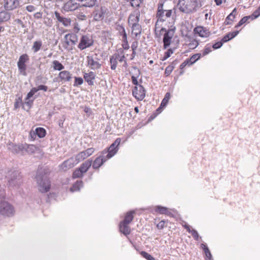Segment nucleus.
<instances>
[{"label":"nucleus","mask_w":260,"mask_h":260,"mask_svg":"<svg viewBox=\"0 0 260 260\" xmlns=\"http://www.w3.org/2000/svg\"><path fill=\"white\" fill-rule=\"evenodd\" d=\"M110 62L111 65V69L112 70H115L116 69L118 60L116 59V56L113 54L110 57Z\"/></svg>","instance_id":"f704fd0d"},{"label":"nucleus","mask_w":260,"mask_h":260,"mask_svg":"<svg viewBox=\"0 0 260 260\" xmlns=\"http://www.w3.org/2000/svg\"><path fill=\"white\" fill-rule=\"evenodd\" d=\"M18 0H4V6L7 10L16 9L19 5Z\"/></svg>","instance_id":"aec40b11"},{"label":"nucleus","mask_w":260,"mask_h":260,"mask_svg":"<svg viewBox=\"0 0 260 260\" xmlns=\"http://www.w3.org/2000/svg\"><path fill=\"white\" fill-rule=\"evenodd\" d=\"M36 179L40 192L44 193L49 190L50 181L45 174H43L40 171H38Z\"/></svg>","instance_id":"20e7f679"},{"label":"nucleus","mask_w":260,"mask_h":260,"mask_svg":"<svg viewBox=\"0 0 260 260\" xmlns=\"http://www.w3.org/2000/svg\"><path fill=\"white\" fill-rule=\"evenodd\" d=\"M79 8H81L79 0H69L63 6L66 12L74 11Z\"/></svg>","instance_id":"6e6552de"},{"label":"nucleus","mask_w":260,"mask_h":260,"mask_svg":"<svg viewBox=\"0 0 260 260\" xmlns=\"http://www.w3.org/2000/svg\"><path fill=\"white\" fill-rule=\"evenodd\" d=\"M83 80L81 77H75V83L74 84V86H78L82 84Z\"/></svg>","instance_id":"8fccbe9b"},{"label":"nucleus","mask_w":260,"mask_h":260,"mask_svg":"<svg viewBox=\"0 0 260 260\" xmlns=\"http://www.w3.org/2000/svg\"><path fill=\"white\" fill-rule=\"evenodd\" d=\"M59 77L61 80L64 81H70L72 79V75L68 71H63L59 73Z\"/></svg>","instance_id":"bb28decb"},{"label":"nucleus","mask_w":260,"mask_h":260,"mask_svg":"<svg viewBox=\"0 0 260 260\" xmlns=\"http://www.w3.org/2000/svg\"><path fill=\"white\" fill-rule=\"evenodd\" d=\"M21 177L17 172H11L10 177L8 178V183L10 186L13 187L18 186L21 184Z\"/></svg>","instance_id":"1a4fd4ad"},{"label":"nucleus","mask_w":260,"mask_h":260,"mask_svg":"<svg viewBox=\"0 0 260 260\" xmlns=\"http://www.w3.org/2000/svg\"><path fill=\"white\" fill-rule=\"evenodd\" d=\"M93 41L87 35H83L81 37L78 47L81 50L85 49L93 45Z\"/></svg>","instance_id":"9b49d317"},{"label":"nucleus","mask_w":260,"mask_h":260,"mask_svg":"<svg viewBox=\"0 0 260 260\" xmlns=\"http://www.w3.org/2000/svg\"><path fill=\"white\" fill-rule=\"evenodd\" d=\"M132 76H135L136 77H139L140 74V70L136 67H133L132 68Z\"/></svg>","instance_id":"603ef678"},{"label":"nucleus","mask_w":260,"mask_h":260,"mask_svg":"<svg viewBox=\"0 0 260 260\" xmlns=\"http://www.w3.org/2000/svg\"><path fill=\"white\" fill-rule=\"evenodd\" d=\"M53 69L55 70L60 71L64 69V66L58 61L54 60L53 61Z\"/></svg>","instance_id":"ea45409f"},{"label":"nucleus","mask_w":260,"mask_h":260,"mask_svg":"<svg viewBox=\"0 0 260 260\" xmlns=\"http://www.w3.org/2000/svg\"><path fill=\"white\" fill-rule=\"evenodd\" d=\"M92 162V161L91 160L88 159L83 162L79 168L81 170L82 172L84 173H86L91 166Z\"/></svg>","instance_id":"7c9ffc66"},{"label":"nucleus","mask_w":260,"mask_h":260,"mask_svg":"<svg viewBox=\"0 0 260 260\" xmlns=\"http://www.w3.org/2000/svg\"><path fill=\"white\" fill-rule=\"evenodd\" d=\"M175 28L166 30V28H162L161 31H165L163 38L164 48H167L170 45L172 39L174 36Z\"/></svg>","instance_id":"0eeeda50"},{"label":"nucleus","mask_w":260,"mask_h":260,"mask_svg":"<svg viewBox=\"0 0 260 260\" xmlns=\"http://www.w3.org/2000/svg\"><path fill=\"white\" fill-rule=\"evenodd\" d=\"M176 11L175 7L169 9L164 3L159 2L157 6L156 17L158 21L161 22L168 20L171 18L173 19L176 15Z\"/></svg>","instance_id":"f257e3e1"},{"label":"nucleus","mask_w":260,"mask_h":260,"mask_svg":"<svg viewBox=\"0 0 260 260\" xmlns=\"http://www.w3.org/2000/svg\"><path fill=\"white\" fill-rule=\"evenodd\" d=\"M15 22L19 24L20 25H21V26L22 27H24V24L23 23V22L21 20L19 19H16L15 20Z\"/></svg>","instance_id":"774afa93"},{"label":"nucleus","mask_w":260,"mask_h":260,"mask_svg":"<svg viewBox=\"0 0 260 260\" xmlns=\"http://www.w3.org/2000/svg\"><path fill=\"white\" fill-rule=\"evenodd\" d=\"M165 221H160L157 225V227L159 229H162L165 225Z\"/></svg>","instance_id":"338daca9"},{"label":"nucleus","mask_w":260,"mask_h":260,"mask_svg":"<svg viewBox=\"0 0 260 260\" xmlns=\"http://www.w3.org/2000/svg\"><path fill=\"white\" fill-rule=\"evenodd\" d=\"M10 19V15L6 11L0 12V24L8 21Z\"/></svg>","instance_id":"473e14b6"},{"label":"nucleus","mask_w":260,"mask_h":260,"mask_svg":"<svg viewBox=\"0 0 260 260\" xmlns=\"http://www.w3.org/2000/svg\"><path fill=\"white\" fill-rule=\"evenodd\" d=\"M250 18V16H245V17H243L240 20V21L238 22L237 25L236 26V27L237 28V27L240 26L241 25H242V24H243L244 23L248 21V20Z\"/></svg>","instance_id":"de8ad7c7"},{"label":"nucleus","mask_w":260,"mask_h":260,"mask_svg":"<svg viewBox=\"0 0 260 260\" xmlns=\"http://www.w3.org/2000/svg\"><path fill=\"white\" fill-rule=\"evenodd\" d=\"M192 236L194 238L195 240H198L199 238V235L197 231L195 230H192L191 232H190Z\"/></svg>","instance_id":"4d7b16f0"},{"label":"nucleus","mask_w":260,"mask_h":260,"mask_svg":"<svg viewBox=\"0 0 260 260\" xmlns=\"http://www.w3.org/2000/svg\"><path fill=\"white\" fill-rule=\"evenodd\" d=\"M75 166L74 160L73 157H71L64 161H63L60 166V170L63 171H66Z\"/></svg>","instance_id":"a211bd4d"},{"label":"nucleus","mask_w":260,"mask_h":260,"mask_svg":"<svg viewBox=\"0 0 260 260\" xmlns=\"http://www.w3.org/2000/svg\"><path fill=\"white\" fill-rule=\"evenodd\" d=\"M29 57L27 54H23L19 57L17 65L20 72L23 75H26V66L25 62L28 60Z\"/></svg>","instance_id":"ddd939ff"},{"label":"nucleus","mask_w":260,"mask_h":260,"mask_svg":"<svg viewBox=\"0 0 260 260\" xmlns=\"http://www.w3.org/2000/svg\"><path fill=\"white\" fill-rule=\"evenodd\" d=\"M83 182L82 181H77L71 188L72 192L80 190L81 187H83Z\"/></svg>","instance_id":"c9c22d12"},{"label":"nucleus","mask_w":260,"mask_h":260,"mask_svg":"<svg viewBox=\"0 0 260 260\" xmlns=\"http://www.w3.org/2000/svg\"><path fill=\"white\" fill-rule=\"evenodd\" d=\"M196 34L199 35L201 37H207L210 36V32L207 28L203 26H197L194 29Z\"/></svg>","instance_id":"4be33fe9"},{"label":"nucleus","mask_w":260,"mask_h":260,"mask_svg":"<svg viewBox=\"0 0 260 260\" xmlns=\"http://www.w3.org/2000/svg\"><path fill=\"white\" fill-rule=\"evenodd\" d=\"M155 211L160 214L169 215L170 213L167 208L160 206H157L155 207Z\"/></svg>","instance_id":"4c0bfd02"},{"label":"nucleus","mask_w":260,"mask_h":260,"mask_svg":"<svg viewBox=\"0 0 260 260\" xmlns=\"http://www.w3.org/2000/svg\"><path fill=\"white\" fill-rule=\"evenodd\" d=\"M54 15L58 21L62 23L63 26L68 27L71 25L72 22L71 18L61 16L57 11L55 12Z\"/></svg>","instance_id":"6ab92c4d"},{"label":"nucleus","mask_w":260,"mask_h":260,"mask_svg":"<svg viewBox=\"0 0 260 260\" xmlns=\"http://www.w3.org/2000/svg\"><path fill=\"white\" fill-rule=\"evenodd\" d=\"M173 53V50L172 49H169L166 53L164 57V59L165 60L169 58L172 54Z\"/></svg>","instance_id":"5fc2aeb1"},{"label":"nucleus","mask_w":260,"mask_h":260,"mask_svg":"<svg viewBox=\"0 0 260 260\" xmlns=\"http://www.w3.org/2000/svg\"><path fill=\"white\" fill-rule=\"evenodd\" d=\"M77 17L80 20H85L86 19V16L83 13H79L77 15Z\"/></svg>","instance_id":"13d9d810"},{"label":"nucleus","mask_w":260,"mask_h":260,"mask_svg":"<svg viewBox=\"0 0 260 260\" xmlns=\"http://www.w3.org/2000/svg\"><path fill=\"white\" fill-rule=\"evenodd\" d=\"M260 15V8L259 7L252 14L254 18L258 17Z\"/></svg>","instance_id":"e2e57ef3"},{"label":"nucleus","mask_w":260,"mask_h":260,"mask_svg":"<svg viewBox=\"0 0 260 260\" xmlns=\"http://www.w3.org/2000/svg\"><path fill=\"white\" fill-rule=\"evenodd\" d=\"M107 151L106 150H103L101 152V155L94 160L92 164V168L94 169H99L105 162L109 159L108 158L107 156L105 155Z\"/></svg>","instance_id":"f8f14e48"},{"label":"nucleus","mask_w":260,"mask_h":260,"mask_svg":"<svg viewBox=\"0 0 260 260\" xmlns=\"http://www.w3.org/2000/svg\"><path fill=\"white\" fill-rule=\"evenodd\" d=\"M211 51V49L210 47H206L203 50V56H205Z\"/></svg>","instance_id":"bf43d9fd"},{"label":"nucleus","mask_w":260,"mask_h":260,"mask_svg":"<svg viewBox=\"0 0 260 260\" xmlns=\"http://www.w3.org/2000/svg\"><path fill=\"white\" fill-rule=\"evenodd\" d=\"M36 89L37 90V92L40 90L46 91L48 89V87L47 86L40 85L37 88L36 87Z\"/></svg>","instance_id":"6e6d98bb"},{"label":"nucleus","mask_w":260,"mask_h":260,"mask_svg":"<svg viewBox=\"0 0 260 260\" xmlns=\"http://www.w3.org/2000/svg\"><path fill=\"white\" fill-rule=\"evenodd\" d=\"M8 148L13 153L17 154L20 152L23 153L24 152L23 144L16 145L12 142H10L8 144Z\"/></svg>","instance_id":"f3484780"},{"label":"nucleus","mask_w":260,"mask_h":260,"mask_svg":"<svg viewBox=\"0 0 260 260\" xmlns=\"http://www.w3.org/2000/svg\"><path fill=\"white\" fill-rule=\"evenodd\" d=\"M42 45V43L41 41H35L33 43V45L32 46L31 49L34 51V53H37L39 51Z\"/></svg>","instance_id":"e433bc0d"},{"label":"nucleus","mask_w":260,"mask_h":260,"mask_svg":"<svg viewBox=\"0 0 260 260\" xmlns=\"http://www.w3.org/2000/svg\"><path fill=\"white\" fill-rule=\"evenodd\" d=\"M36 134L39 138H43L46 135V131L42 127H37L36 128Z\"/></svg>","instance_id":"58836bf2"},{"label":"nucleus","mask_w":260,"mask_h":260,"mask_svg":"<svg viewBox=\"0 0 260 260\" xmlns=\"http://www.w3.org/2000/svg\"><path fill=\"white\" fill-rule=\"evenodd\" d=\"M174 66H172V65H169L166 68V70H165V74L166 76H168L169 75H170V74L172 73V72L173 71V70H174Z\"/></svg>","instance_id":"09e8293b"},{"label":"nucleus","mask_w":260,"mask_h":260,"mask_svg":"<svg viewBox=\"0 0 260 260\" xmlns=\"http://www.w3.org/2000/svg\"><path fill=\"white\" fill-rule=\"evenodd\" d=\"M201 56V54H196L193 55L189 59H188L189 62V65L192 64L194 63L197 60H198Z\"/></svg>","instance_id":"37998d69"},{"label":"nucleus","mask_w":260,"mask_h":260,"mask_svg":"<svg viewBox=\"0 0 260 260\" xmlns=\"http://www.w3.org/2000/svg\"><path fill=\"white\" fill-rule=\"evenodd\" d=\"M83 173H84L82 172L81 170L79 168L74 171L73 173V177L74 178H81L83 176Z\"/></svg>","instance_id":"79ce46f5"},{"label":"nucleus","mask_w":260,"mask_h":260,"mask_svg":"<svg viewBox=\"0 0 260 260\" xmlns=\"http://www.w3.org/2000/svg\"><path fill=\"white\" fill-rule=\"evenodd\" d=\"M37 92L36 87L32 88L30 91L27 93V96L25 98V103L28 106H31L35 99V98H33V95Z\"/></svg>","instance_id":"b1692460"},{"label":"nucleus","mask_w":260,"mask_h":260,"mask_svg":"<svg viewBox=\"0 0 260 260\" xmlns=\"http://www.w3.org/2000/svg\"><path fill=\"white\" fill-rule=\"evenodd\" d=\"M116 30L118 31L120 35L122 37V40L123 42H127V35L125 32L124 27L120 24L116 26Z\"/></svg>","instance_id":"cd10ccee"},{"label":"nucleus","mask_w":260,"mask_h":260,"mask_svg":"<svg viewBox=\"0 0 260 260\" xmlns=\"http://www.w3.org/2000/svg\"><path fill=\"white\" fill-rule=\"evenodd\" d=\"M238 33L239 31H235L232 32H229L222 39V41L223 42H226L235 37L238 34Z\"/></svg>","instance_id":"2f4dec72"},{"label":"nucleus","mask_w":260,"mask_h":260,"mask_svg":"<svg viewBox=\"0 0 260 260\" xmlns=\"http://www.w3.org/2000/svg\"><path fill=\"white\" fill-rule=\"evenodd\" d=\"M87 66L91 70H98L101 68V64L96 54L88 55L86 57Z\"/></svg>","instance_id":"423d86ee"},{"label":"nucleus","mask_w":260,"mask_h":260,"mask_svg":"<svg viewBox=\"0 0 260 260\" xmlns=\"http://www.w3.org/2000/svg\"><path fill=\"white\" fill-rule=\"evenodd\" d=\"M138 77H136L135 76H132V82L133 83L136 85V86H138V82L137 81V78Z\"/></svg>","instance_id":"69168bd1"},{"label":"nucleus","mask_w":260,"mask_h":260,"mask_svg":"<svg viewBox=\"0 0 260 260\" xmlns=\"http://www.w3.org/2000/svg\"><path fill=\"white\" fill-rule=\"evenodd\" d=\"M81 7L93 8L97 4V0H79Z\"/></svg>","instance_id":"393cba45"},{"label":"nucleus","mask_w":260,"mask_h":260,"mask_svg":"<svg viewBox=\"0 0 260 260\" xmlns=\"http://www.w3.org/2000/svg\"><path fill=\"white\" fill-rule=\"evenodd\" d=\"M135 213L134 211H132L129 212H127L126 215H125V217L124 220L122 221V222L126 223H130L131 221L134 219V215L133 214Z\"/></svg>","instance_id":"72a5a7b5"},{"label":"nucleus","mask_w":260,"mask_h":260,"mask_svg":"<svg viewBox=\"0 0 260 260\" xmlns=\"http://www.w3.org/2000/svg\"><path fill=\"white\" fill-rule=\"evenodd\" d=\"M170 98V93L169 92H167L165 95L164 99L162 100V101L161 102L160 106L159 107V108H158L157 110H158L161 108V106H165L167 104Z\"/></svg>","instance_id":"a19ab883"},{"label":"nucleus","mask_w":260,"mask_h":260,"mask_svg":"<svg viewBox=\"0 0 260 260\" xmlns=\"http://www.w3.org/2000/svg\"><path fill=\"white\" fill-rule=\"evenodd\" d=\"M119 231L124 235H128L131 233V229L128 226V223L121 221L119 223Z\"/></svg>","instance_id":"a878e982"},{"label":"nucleus","mask_w":260,"mask_h":260,"mask_svg":"<svg viewBox=\"0 0 260 260\" xmlns=\"http://www.w3.org/2000/svg\"><path fill=\"white\" fill-rule=\"evenodd\" d=\"M236 12H237V9H236V8H235L233 10L232 13L229 15L228 16L227 18L231 19V17H232L233 18H235Z\"/></svg>","instance_id":"680f3d73"},{"label":"nucleus","mask_w":260,"mask_h":260,"mask_svg":"<svg viewBox=\"0 0 260 260\" xmlns=\"http://www.w3.org/2000/svg\"><path fill=\"white\" fill-rule=\"evenodd\" d=\"M140 14L139 11H135L131 13L128 17V23L129 26L139 23Z\"/></svg>","instance_id":"dca6fc26"},{"label":"nucleus","mask_w":260,"mask_h":260,"mask_svg":"<svg viewBox=\"0 0 260 260\" xmlns=\"http://www.w3.org/2000/svg\"><path fill=\"white\" fill-rule=\"evenodd\" d=\"M178 7L181 12L188 14L197 11L201 5L199 0H179Z\"/></svg>","instance_id":"7ed1b4c3"},{"label":"nucleus","mask_w":260,"mask_h":260,"mask_svg":"<svg viewBox=\"0 0 260 260\" xmlns=\"http://www.w3.org/2000/svg\"><path fill=\"white\" fill-rule=\"evenodd\" d=\"M133 95L138 101H142L145 96V90L141 85L136 86L133 90Z\"/></svg>","instance_id":"4468645a"},{"label":"nucleus","mask_w":260,"mask_h":260,"mask_svg":"<svg viewBox=\"0 0 260 260\" xmlns=\"http://www.w3.org/2000/svg\"><path fill=\"white\" fill-rule=\"evenodd\" d=\"M222 45V43L221 42H218L214 44L213 45L212 48L216 49L220 48Z\"/></svg>","instance_id":"052dcab7"},{"label":"nucleus","mask_w":260,"mask_h":260,"mask_svg":"<svg viewBox=\"0 0 260 260\" xmlns=\"http://www.w3.org/2000/svg\"><path fill=\"white\" fill-rule=\"evenodd\" d=\"M132 29V34L137 37L138 35H140L142 32V27L139 23L133 24L131 26Z\"/></svg>","instance_id":"c85d7f7f"},{"label":"nucleus","mask_w":260,"mask_h":260,"mask_svg":"<svg viewBox=\"0 0 260 260\" xmlns=\"http://www.w3.org/2000/svg\"><path fill=\"white\" fill-rule=\"evenodd\" d=\"M106 12V9L105 7H101L100 9H96L94 12L93 18L96 21L102 20Z\"/></svg>","instance_id":"412c9836"},{"label":"nucleus","mask_w":260,"mask_h":260,"mask_svg":"<svg viewBox=\"0 0 260 260\" xmlns=\"http://www.w3.org/2000/svg\"><path fill=\"white\" fill-rule=\"evenodd\" d=\"M140 254L143 257L147 260H155V258L153 256L145 251H141Z\"/></svg>","instance_id":"49530a36"},{"label":"nucleus","mask_w":260,"mask_h":260,"mask_svg":"<svg viewBox=\"0 0 260 260\" xmlns=\"http://www.w3.org/2000/svg\"><path fill=\"white\" fill-rule=\"evenodd\" d=\"M77 36L74 34H68L64 37L63 47L68 51H71L73 47L78 42Z\"/></svg>","instance_id":"39448f33"},{"label":"nucleus","mask_w":260,"mask_h":260,"mask_svg":"<svg viewBox=\"0 0 260 260\" xmlns=\"http://www.w3.org/2000/svg\"><path fill=\"white\" fill-rule=\"evenodd\" d=\"M201 247L204 249V252L205 253L206 256L207 258H208L209 259H211L212 255L210 252L209 249L206 246V245L204 244H201Z\"/></svg>","instance_id":"a18cd8bd"},{"label":"nucleus","mask_w":260,"mask_h":260,"mask_svg":"<svg viewBox=\"0 0 260 260\" xmlns=\"http://www.w3.org/2000/svg\"><path fill=\"white\" fill-rule=\"evenodd\" d=\"M94 148H89L85 150V151H83L77 154L75 156L76 160L77 161V163H78L80 161H81L87 158L89 156L91 155L94 152Z\"/></svg>","instance_id":"2eb2a0df"},{"label":"nucleus","mask_w":260,"mask_h":260,"mask_svg":"<svg viewBox=\"0 0 260 260\" xmlns=\"http://www.w3.org/2000/svg\"><path fill=\"white\" fill-rule=\"evenodd\" d=\"M22 104V97H18V98L16 99L15 102L14 103V108L15 109H18L20 107V105Z\"/></svg>","instance_id":"3c124183"},{"label":"nucleus","mask_w":260,"mask_h":260,"mask_svg":"<svg viewBox=\"0 0 260 260\" xmlns=\"http://www.w3.org/2000/svg\"><path fill=\"white\" fill-rule=\"evenodd\" d=\"M131 5L133 8H139L144 0H129Z\"/></svg>","instance_id":"c03bdc74"},{"label":"nucleus","mask_w":260,"mask_h":260,"mask_svg":"<svg viewBox=\"0 0 260 260\" xmlns=\"http://www.w3.org/2000/svg\"><path fill=\"white\" fill-rule=\"evenodd\" d=\"M5 197V190L0 187V215L4 217H11L14 215L15 211L12 205L6 201L2 200Z\"/></svg>","instance_id":"f03ea898"},{"label":"nucleus","mask_w":260,"mask_h":260,"mask_svg":"<svg viewBox=\"0 0 260 260\" xmlns=\"http://www.w3.org/2000/svg\"><path fill=\"white\" fill-rule=\"evenodd\" d=\"M121 142L120 138H117L115 140L110 146L108 148V150H106L107 153L105 154L108 158H111L113 157L118 151V146Z\"/></svg>","instance_id":"9d476101"},{"label":"nucleus","mask_w":260,"mask_h":260,"mask_svg":"<svg viewBox=\"0 0 260 260\" xmlns=\"http://www.w3.org/2000/svg\"><path fill=\"white\" fill-rule=\"evenodd\" d=\"M95 74L92 71L89 73H84L83 75L85 80L89 85H93L94 84L93 80L95 79Z\"/></svg>","instance_id":"5701e85b"},{"label":"nucleus","mask_w":260,"mask_h":260,"mask_svg":"<svg viewBox=\"0 0 260 260\" xmlns=\"http://www.w3.org/2000/svg\"><path fill=\"white\" fill-rule=\"evenodd\" d=\"M115 56H116V59L119 61V62H122L124 61V63L126 64V62L124 60L125 57L124 55H120L119 54H114Z\"/></svg>","instance_id":"864d4df0"},{"label":"nucleus","mask_w":260,"mask_h":260,"mask_svg":"<svg viewBox=\"0 0 260 260\" xmlns=\"http://www.w3.org/2000/svg\"><path fill=\"white\" fill-rule=\"evenodd\" d=\"M26 9L27 11H28L29 12H31L34 11L35 10L36 8L32 5H28V6H26Z\"/></svg>","instance_id":"0e129e2a"},{"label":"nucleus","mask_w":260,"mask_h":260,"mask_svg":"<svg viewBox=\"0 0 260 260\" xmlns=\"http://www.w3.org/2000/svg\"><path fill=\"white\" fill-rule=\"evenodd\" d=\"M23 146L24 151L29 154H32L38 150V148L34 145L24 144Z\"/></svg>","instance_id":"c756f323"}]
</instances>
